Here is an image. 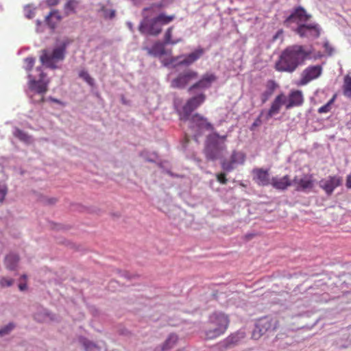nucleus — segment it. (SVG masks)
<instances>
[{"mask_svg":"<svg viewBox=\"0 0 351 351\" xmlns=\"http://www.w3.org/2000/svg\"><path fill=\"white\" fill-rule=\"evenodd\" d=\"M50 100L55 103H60V101L55 98L50 97Z\"/></svg>","mask_w":351,"mask_h":351,"instance_id":"obj_48","label":"nucleus"},{"mask_svg":"<svg viewBox=\"0 0 351 351\" xmlns=\"http://www.w3.org/2000/svg\"><path fill=\"white\" fill-rule=\"evenodd\" d=\"M263 114V112L262 111L261 112L260 115L256 118V119L253 123V124L252 125V129H253V128L257 127L261 124V123H262L261 117H262Z\"/></svg>","mask_w":351,"mask_h":351,"instance_id":"obj_43","label":"nucleus"},{"mask_svg":"<svg viewBox=\"0 0 351 351\" xmlns=\"http://www.w3.org/2000/svg\"><path fill=\"white\" fill-rule=\"evenodd\" d=\"M14 280L11 278H7L5 277H3L0 279V286L1 287L3 288L5 287H10L13 285Z\"/></svg>","mask_w":351,"mask_h":351,"instance_id":"obj_37","label":"nucleus"},{"mask_svg":"<svg viewBox=\"0 0 351 351\" xmlns=\"http://www.w3.org/2000/svg\"><path fill=\"white\" fill-rule=\"evenodd\" d=\"M19 288L21 291H24L27 289V285L25 283H21L19 285Z\"/></svg>","mask_w":351,"mask_h":351,"instance_id":"obj_47","label":"nucleus"},{"mask_svg":"<svg viewBox=\"0 0 351 351\" xmlns=\"http://www.w3.org/2000/svg\"><path fill=\"white\" fill-rule=\"evenodd\" d=\"M61 18L58 10H53L46 16L45 21L51 29H53L57 23L60 21Z\"/></svg>","mask_w":351,"mask_h":351,"instance_id":"obj_23","label":"nucleus"},{"mask_svg":"<svg viewBox=\"0 0 351 351\" xmlns=\"http://www.w3.org/2000/svg\"><path fill=\"white\" fill-rule=\"evenodd\" d=\"M253 180L259 186H267L271 184L268 170L255 168L252 170Z\"/></svg>","mask_w":351,"mask_h":351,"instance_id":"obj_20","label":"nucleus"},{"mask_svg":"<svg viewBox=\"0 0 351 351\" xmlns=\"http://www.w3.org/2000/svg\"><path fill=\"white\" fill-rule=\"evenodd\" d=\"M19 261V258L16 254H10L5 256L4 264L8 269L14 271L17 267Z\"/></svg>","mask_w":351,"mask_h":351,"instance_id":"obj_24","label":"nucleus"},{"mask_svg":"<svg viewBox=\"0 0 351 351\" xmlns=\"http://www.w3.org/2000/svg\"><path fill=\"white\" fill-rule=\"evenodd\" d=\"M343 93L347 97H351V76L347 75L344 77Z\"/></svg>","mask_w":351,"mask_h":351,"instance_id":"obj_31","label":"nucleus"},{"mask_svg":"<svg viewBox=\"0 0 351 351\" xmlns=\"http://www.w3.org/2000/svg\"><path fill=\"white\" fill-rule=\"evenodd\" d=\"M346 186L348 189H351V171L350 173L348 175L346 178Z\"/></svg>","mask_w":351,"mask_h":351,"instance_id":"obj_46","label":"nucleus"},{"mask_svg":"<svg viewBox=\"0 0 351 351\" xmlns=\"http://www.w3.org/2000/svg\"><path fill=\"white\" fill-rule=\"evenodd\" d=\"M217 80V77L213 73H205L204 74L202 77L193 84L191 86L188 88L189 93H193L195 90H203L207 88H209L211 87L213 82H215Z\"/></svg>","mask_w":351,"mask_h":351,"instance_id":"obj_12","label":"nucleus"},{"mask_svg":"<svg viewBox=\"0 0 351 351\" xmlns=\"http://www.w3.org/2000/svg\"><path fill=\"white\" fill-rule=\"evenodd\" d=\"M147 51L149 54L155 56H160L165 53L163 45L160 43L154 44L151 49H147Z\"/></svg>","mask_w":351,"mask_h":351,"instance_id":"obj_26","label":"nucleus"},{"mask_svg":"<svg viewBox=\"0 0 351 351\" xmlns=\"http://www.w3.org/2000/svg\"><path fill=\"white\" fill-rule=\"evenodd\" d=\"M21 278H22L23 279L25 280V279H26V278H27V276H26L25 275H23V276H21Z\"/></svg>","mask_w":351,"mask_h":351,"instance_id":"obj_50","label":"nucleus"},{"mask_svg":"<svg viewBox=\"0 0 351 351\" xmlns=\"http://www.w3.org/2000/svg\"><path fill=\"white\" fill-rule=\"evenodd\" d=\"M292 184L295 186V190L298 191L312 189L314 186L313 176L311 174H306L302 178L295 176L292 181Z\"/></svg>","mask_w":351,"mask_h":351,"instance_id":"obj_17","label":"nucleus"},{"mask_svg":"<svg viewBox=\"0 0 351 351\" xmlns=\"http://www.w3.org/2000/svg\"><path fill=\"white\" fill-rule=\"evenodd\" d=\"M204 53V49L199 47L194 51L187 54L173 57L171 63L175 66H189L199 59Z\"/></svg>","mask_w":351,"mask_h":351,"instance_id":"obj_8","label":"nucleus"},{"mask_svg":"<svg viewBox=\"0 0 351 351\" xmlns=\"http://www.w3.org/2000/svg\"><path fill=\"white\" fill-rule=\"evenodd\" d=\"M36 71L39 72V80H36L32 77L31 75H29V88L32 91H34L36 93L39 95V98H34V95L31 96L32 100L35 103H41L44 101V95L48 90V85L49 83V80H45L46 75L43 73L41 68H37Z\"/></svg>","mask_w":351,"mask_h":351,"instance_id":"obj_5","label":"nucleus"},{"mask_svg":"<svg viewBox=\"0 0 351 351\" xmlns=\"http://www.w3.org/2000/svg\"><path fill=\"white\" fill-rule=\"evenodd\" d=\"M283 30L282 29H279L276 33V34L273 36V38H272V40L273 41H276V40H278V38H281L282 39V36H283Z\"/></svg>","mask_w":351,"mask_h":351,"instance_id":"obj_44","label":"nucleus"},{"mask_svg":"<svg viewBox=\"0 0 351 351\" xmlns=\"http://www.w3.org/2000/svg\"><path fill=\"white\" fill-rule=\"evenodd\" d=\"M56 202V199H52L49 201V204H53Z\"/></svg>","mask_w":351,"mask_h":351,"instance_id":"obj_49","label":"nucleus"},{"mask_svg":"<svg viewBox=\"0 0 351 351\" xmlns=\"http://www.w3.org/2000/svg\"><path fill=\"white\" fill-rule=\"evenodd\" d=\"M311 17V16L307 14L303 8L300 6L296 8L293 13L286 19L284 24L289 26L292 22H306Z\"/></svg>","mask_w":351,"mask_h":351,"instance_id":"obj_18","label":"nucleus"},{"mask_svg":"<svg viewBox=\"0 0 351 351\" xmlns=\"http://www.w3.org/2000/svg\"><path fill=\"white\" fill-rule=\"evenodd\" d=\"M279 326V321L276 318L266 316L260 318L256 324V329L258 330L256 337V331L253 332L254 337H259L267 332L276 331Z\"/></svg>","mask_w":351,"mask_h":351,"instance_id":"obj_7","label":"nucleus"},{"mask_svg":"<svg viewBox=\"0 0 351 351\" xmlns=\"http://www.w3.org/2000/svg\"><path fill=\"white\" fill-rule=\"evenodd\" d=\"M8 191V186L6 184H0V204H2L4 202Z\"/></svg>","mask_w":351,"mask_h":351,"instance_id":"obj_36","label":"nucleus"},{"mask_svg":"<svg viewBox=\"0 0 351 351\" xmlns=\"http://www.w3.org/2000/svg\"><path fill=\"white\" fill-rule=\"evenodd\" d=\"M101 11L103 12V16L105 19H113L115 16V10L108 9L105 6L101 8Z\"/></svg>","mask_w":351,"mask_h":351,"instance_id":"obj_34","label":"nucleus"},{"mask_svg":"<svg viewBox=\"0 0 351 351\" xmlns=\"http://www.w3.org/2000/svg\"><path fill=\"white\" fill-rule=\"evenodd\" d=\"M243 337L244 335L243 332H237L229 336L226 340V346L229 347L232 345L237 344Z\"/></svg>","mask_w":351,"mask_h":351,"instance_id":"obj_29","label":"nucleus"},{"mask_svg":"<svg viewBox=\"0 0 351 351\" xmlns=\"http://www.w3.org/2000/svg\"><path fill=\"white\" fill-rule=\"evenodd\" d=\"M336 96L334 95L325 105L318 108L317 112L319 114L328 113L332 109V105L335 100Z\"/></svg>","mask_w":351,"mask_h":351,"instance_id":"obj_32","label":"nucleus"},{"mask_svg":"<svg viewBox=\"0 0 351 351\" xmlns=\"http://www.w3.org/2000/svg\"><path fill=\"white\" fill-rule=\"evenodd\" d=\"M217 180L222 184H226L228 182V180L226 178V175L225 173H219L216 175Z\"/></svg>","mask_w":351,"mask_h":351,"instance_id":"obj_39","label":"nucleus"},{"mask_svg":"<svg viewBox=\"0 0 351 351\" xmlns=\"http://www.w3.org/2000/svg\"><path fill=\"white\" fill-rule=\"evenodd\" d=\"M177 341H178L177 335H174V334L170 335L169 336V337L167 338V339L164 343L162 348V350L165 351V350L171 349L176 345Z\"/></svg>","mask_w":351,"mask_h":351,"instance_id":"obj_30","label":"nucleus"},{"mask_svg":"<svg viewBox=\"0 0 351 351\" xmlns=\"http://www.w3.org/2000/svg\"><path fill=\"white\" fill-rule=\"evenodd\" d=\"M14 324L12 323H10L8 325L0 328V337H3L6 335H8L14 328Z\"/></svg>","mask_w":351,"mask_h":351,"instance_id":"obj_35","label":"nucleus"},{"mask_svg":"<svg viewBox=\"0 0 351 351\" xmlns=\"http://www.w3.org/2000/svg\"><path fill=\"white\" fill-rule=\"evenodd\" d=\"M229 325V319L223 313H213L210 317L209 328L206 332V336L213 339L223 335Z\"/></svg>","mask_w":351,"mask_h":351,"instance_id":"obj_3","label":"nucleus"},{"mask_svg":"<svg viewBox=\"0 0 351 351\" xmlns=\"http://www.w3.org/2000/svg\"><path fill=\"white\" fill-rule=\"evenodd\" d=\"M226 136H222L221 138H222L223 139H225V138H226Z\"/></svg>","mask_w":351,"mask_h":351,"instance_id":"obj_51","label":"nucleus"},{"mask_svg":"<svg viewBox=\"0 0 351 351\" xmlns=\"http://www.w3.org/2000/svg\"><path fill=\"white\" fill-rule=\"evenodd\" d=\"M342 179L339 176H329L327 179L322 180L319 182V186L324 190L328 195H331L334 190L340 186Z\"/></svg>","mask_w":351,"mask_h":351,"instance_id":"obj_19","label":"nucleus"},{"mask_svg":"<svg viewBox=\"0 0 351 351\" xmlns=\"http://www.w3.org/2000/svg\"><path fill=\"white\" fill-rule=\"evenodd\" d=\"M311 51L306 50L302 45H294L287 47L280 55L276 62L275 69L280 72H293L311 55Z\"/></svg>","mask_w":351,"mask_h":351,"instance_id":"obj_1","label":"nucleus"},{"mask_svg":"<svg viewBox=\"0 0 351 351\" xmlns=\"http://www.w3.org/2000/svg\"><path fill=\"white\" fill-rule=\"evenodd\" d=\"M174 27L171 26L167 29L164 34V44L165 45H176L182 41L181 38L175 40L172 39V34Z\"/></svg>","mask_w":351,"mask_h":351,"instance_id":"obj_25","label":"nucleus"},{"mask_svg":"<svg viewBox=\"0 0 351 351\" xmlns=\"http://www.w3.org/2000/svg\"><path fill=\"white\" fill-rule=\"evenodd\" d=\"M151 10V8H144L142 11L143 19L138 26V30L141 34H147L156 36L162 31V26L169 24L176 16L174 14L167 15L165 13H160L156 16L149 19L147 12Z\"/></svg>","mask_w":351,"mask_h":351,"instance_id":"obj_2","label":"nucleus"},{"mask_svg":"<svg viewBox=\"0 0 351 351\" xmlns=\"http://www.w3.org/2000/svg\"><path fill=\"white\" fill-rule=\"evenodd\" d=\"M283 105L286 106V95L283 93H281L278 94L271 102L270 108L265 116V119L267 121L274 115L278 114Z\"/></svg>","mask_w":351,"mask_h":351,"instance_id":"obj_16","label":"nucleus"},{"mask_svg":"<svg viewBox=\"0 0 351 351\" xmlns=\"http://www.w3.org/2000/svg\"><path fill=\"white\" fill-rule=\"evenodd\" d=\"M206 99V96L204 93H199L189 98L180 112V119L184 121L189 119L191 113L199 108L205 101Z\"/></svg>","mask_w":351,"mask_h":351,"instance_id":"obj_6","label":"nucleus"},{"mask_svg":"<svg viewBox=\"0 0 351 351\" xmlns=\"http://www.w3.org/2000/svg\"><path fill=\"white\" fill-rule=\"evenodd\" d=\"M322 66L321 65H313L306 67L302 73L300 80V85H306L311 81L318 78L322 73Z\"/></svg>","mask_w":351,"mask_h":351,"instance_id":"obj_13","label":"nucleus"},{"mask_svg":"<svg viewBox=\"0 0 351 351\" xmlns=\"http://www.w3.org/2000/svg\"><path fill=\"white\" fill-rule=\"evenodd\" d=\"M25 69L27 71H29L32 69L34 63H35V59L34 58L28 57L25 59Z\"/></svg>","mask_w":351,"mask_h":351,"instance_id":"obj_38","label":"nucleus"},{"mask_svg":"<svg viewBox=\"0 0 351 351\" xmlns=\"http://www.w3.org/2000/svg\"><path fill=\"white\" fill-rule=\"evenodd\" d=\"M25 16L27 18V19H32L34 16V10H32L29 7L28 8H26L25 10Z\"/></svg>","mask_w":351,"mask_h":351,"instance_id":"obj_42","label":"nucleus"},{"mask_svg":"<svg viewBox=\"0 0 351 351\" xmlns=\"http://www.w3.org/2000/svg\"><path fill=\"white\" fill-rule=\"evenodd\" d=\"M191 127L197 132L195 137L201 135L204 131H211L213 130L212 124L208 119L199 113H195L190 117Z\"/></svg>","mask_w":351,"mask_h":351,"instance_id":"obj_10","label":"nucleus"},{"mask_svg":"<svg viewBox=\"0 0 351 351\" xmlns=\"http://www.w3.org/2000/svg\"><path fill=\"white\" fill-rule=\"evenodd\" d=\"M78 5L79 1L77 0H68L64 6L65 13L67 15L75 13Z\"/></svg>","mask_w":351,"mask_h":351,"instance_id":"obj_27","label":"nucleus"},{"mask_svg":"<svg viewBox=\"0 0 351 351\" xmlns=\"http://www.w3.org/2000/svg\"><path fill=\"white\" fill-rule=\"evenodd\" d=\"M304 97L302 91L300 90H292L286 96V109L289 110L295 107H300L303 105Z\"/></svg>","mask_w":351,"mask_h":351,"instance_id":"obj_15","label":"nucleus"},{"mask_svg":"<svg viewBox=\"0 0 351 351\" xmlns=\"http://www.w3.org/2000/svg\"><path fill=\"white\" fill-rule=\"evenodd\" d=\"M66 46L67 44L63 43L60 46L54 48L51 53L47 49H43L40 56V62L48 68L56 69V63L63 60L65 58Z\"/></svg>","mask_w":351,"mask_h":351,"instance_id":"obj_4","label":"nucleus"},{"mask_svg":"<svg viewBox=\"0 0 351 351\" xmlns=\"http://www.w3.org/2000/svg\"><path fill=\"white\" fill-rule=\"evenodd\" d=\"M60 0H46V3L48 6H55L58 5Z\"/></svg>","mask_w":351,"mask_h":351,"instance_id":"obj_45","label":"nucleus"},{"mask_svg":"<svg viewBox=\"0 0 351 351\" xmlns=\"http://www.w3.org/2000/svg\"><path fill=\"white\" fill-rule=\"evenodd\" d=\"M245 158L246 156L243 152L233 151L229 160H224L221 162V167L225 171H232L237 165H243Z\"/></svg>","mask_w":351,"mask_h":351,"instance_id":"obj_11","label":"nucleus"},{"mask_svg":"<svg viewBox=\"0 0 351 351\" xmlns=\"http://www.w3.org/2000/svg\"><path fill=\"white\" fill-rule=\"evenodd\" d=\"M324 47L325 49L326 52L328 55L330 56L332 54L334 49H333L332 47L331 46V45L328 41H326L324 43Z\"/></svg>","mask_w":351,"mask_h":351,"instance_id":"obj_41","label":"nucleus"},{"mask_svg":"<svg viewBox=\"0 0 351 351\" xmlns=\"http://www.w3.org/2000/svg\"><path fill=\"white\" fill-rule=\"evenodd\" d=\"M198 78V73L193 70H187L180 73L171 82L173 88H184L187 85Z\"/></svg>","mask_w":351,"mask_h":351,"instance_id":"obj_9","label":"nucleus"},{"mask_svg":"<svg viewBox=\"0 0 351 351\" xmlns=\"http://www.w3.org/2000/svg\"><path fill=\"white\" fill-rule=\"evenodd\" d=\"M270 184L276 189L284 191L292 185V181L289 176L286 175L280 178L273 177Z\"/></svg>","mask_w":351,"mask_h":351,"instance_id":"obj_21","label":"nucleus"},{"mask_svg":"<svg viewBox=\"0 0 351 351\" xmlns=\"http://www.w3.org/2000/svg\"><path fill=\"white\" fill-rule=\"evenodd\" d=\"M278 87V84L273 80H269L266 82V89L261 95L262 104H265L271 97Z\"/></svg>","mask_w":351,"mask_h":351,"instance_id":"obj_22","label":"nucleus"},{"mask_svg":"<svg viewBox=\"0 0 351 351\" xmlns=\"http://www.w3.org/2000/svg\"><path fill=\"white\" fill-rule=\"evenodd\" d=\"M79 76L82 78L87 84L93 86L94 84V80L90 77L88 73L85 70H82L79 73Z\"/></svg>","mask_w":351,"mask_h":351,"instance_id":"obj_33","label":"nucleus"},{"mask_svg":"<svg viewBox=\"0 0 351 351\" xmlns=\"http://www.w3.org/2000/svg\"><path fill=\"white\" fill-rule=\"evenodd\" d=\"M295 32L302 38H316L320 35V29L317 24H300L295 29Z\"/></svg>","mask_w":351,"mask_h":351,"instance_id":"obj_14","label":"nucleus"},{"mask_svg":"<svg viewBox=\"0 0 351 351\" xmlns=\"http://www.w3.org/2000/svg\"><path fill=\"white\" fill-rule=\"evenodd\" d=\"M14 135L20 141H23L25 143H29L32 142V137L27 133L19 128L15 129L14 132Z\"/></svg>","mask_w":351,"mask_h":351,"instance_id":"obj_28","label":"nucleus"},{"mask_svg":"<svg viewBox=\"0 0 351 351\" xmlns=\"http://www.w3.org/2000/svg\"><path fill=\"white\" fill-rule=\"evenodd\" d=\"M165 2H166L165 0H162L161 1H160L158 3L152 4L149 8H151V10H152L154 8H156L158 10H161L167 6V4Z\"/></svg>","mask_w":351,"mask_h":351,"instance_id":"obj_40","label":"nucleus"}]
</instances>
